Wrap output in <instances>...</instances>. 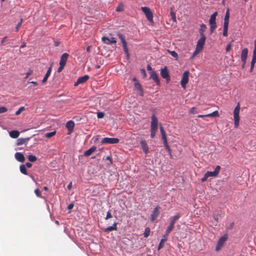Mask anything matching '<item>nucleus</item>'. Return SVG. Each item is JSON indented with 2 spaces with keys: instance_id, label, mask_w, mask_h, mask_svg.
I'll use <instances>...</instances> for the list:
<instances>
[{
  "instance_id": "obj_12",
  "label": "nucleus",
  "mask_w": 256,
  "mask_h": 256,
  "mask_svg": "<svg viewBox=\"0 0 256 256\" xmlns=\"http://www.w3.org/2000/svg\"><path fill=\"white\" fill-rule=\"evenodd\" d=\"M206 40V36H201L200 38L198 40L196 46V48H198V50H202L203 49Z\"/></svg>"
},
{
  "instance_id": "obj_38",
  "label": "nucleus",
  "mask_w": 256,
  "mask_h": 256,
  "mask_svg": "<svg viewBox=\"0 0 256 256\" xmlns=\"http://www.w3.org/2000/svg\"><path fill=\"white\" fill-rule=\"evenodd\" d=\"M168 52L172 55V56L174 58H176V60H178V55L175 51H170L168 50Z\"/></svg>"
},
{
  "instance_id": "obj_11",
  "label": "nucleus",
  "mask_w": 256,
  "mask_h": 256,
  "mask_svg": "<svg viewBox=\"0 0 256 256\" xmlns=\"http://www.w3.org/2000/svg\"><path fill=\"white\" fill-rule=\"evenodd\" d=\"M220 170V166L218 165L216 167L214 171H213V172L208 171L206 172L205 174H206V176H208V178L216 177L219 174Z\"/></svg>"
},
{
  "instance_id": "obj_40",
  "label": "nucleus",
  "mask_w": 256,
  "mask_h": 256,
  "mask_svg": "<svg viewBox=\"0 0 256 256\" xmlns=\"http://www.w3.org/2000/svg\"><path fill=\"white\" fill-rule=\"evenodd\" d=\"M124 10V5L122 4H119L116 8V11L118 12H122Z\"/></svg>"
},
{
  "instance_id": "obj_16",
  "label": "nucleus",
  "mask_w": 256,
  "mask_h": 256,
  "mask_svg": "<svg viewBox=\"0 0 256 256\" xmlns=\"http://www.w3.org/2000/svg\"><path fill=\"white\" fill-rule=\"evenodd\" d=\"M89 79L88 75H84L78 78L76 82L75 83L74 86H77L79 84H82L86 82Z\"/></svg>"
},
{
  "instance_id": "obj_30",
  "label": "nucleus",
  "mask_w": 256,
  "mask_h": 256,
  "mask_svg": "<svg viewBox=\"0 0 256 256\" xmlns=\"http://www.w3.org/2000/svg\"><path fill=\"white\" fill-rule=\"evenodd\" d=\"M229 18H230V11L229 9H228L224 18V24H228L229 23Z\"/></svg>"
},
{
  "instance_id": "obj_56",
  "label": "nucleus",
  "mask_w": 256,
  "mask_h": 256,
  "mask_svg": "<svg viewBox=\"0 0 256 256\" xmlns=\"http://www.w3.org/2000/svg\"><path fill=\"white\" fill-rule=\"evenodd\" d=\"M208 178V176L205 174L204 176L202 178L201 181L202 182H204Z\"/></svg>"
},
{
  "instance_id": "obj_6",
  "label": "nucleus",
  "mask_w": 256,
  "mask_h": 256,
  "mask_svg": "<svg viewBox=\"0 0 256 256\" xmlns=\"http://www.w3.org/2000/svg\"><path fill=\"white\" fill-rule=\"evenodd\" d=\"M142 12L145 14L147 20L151 23L153 22V14L150 8L148 7H142Z\"/></svg>"
},
{
  "instance_id": "obj_63",
  "label": "nucleus",
  "mask_w": 256,
  "mask_h": 256,
  "mask_svg": "<svg viewBox=\"0 0 256 256\" xmlns=\"http://www.w3.org/2000/svg\"><path fill=\"white\" fill-rule=\"evenodd\" d=\"M242 68H244L246 64V60L245 61H242Z\"/></svg>"
},
{
  "instance_id": "obj_42",
  "label": "nucleus",
  "mask_w": 256,
  "mask_h": 256,
  "mask_svg": "<svg viewBox=\"0 0 256 256\" xmlns=\"http://www.w3.org/2000/svg\"><path fill=\"white\" fill-rule=\"evenodd\" d=\"M170 14L172 21L174 22H176V14H175L174 12H173L172 10L170 12Z\"/></svg>"
},
{
  "instance_id": "obj_21",
  "label": "nucleus",
  "mask_w": 256,
  "mask_h": 256,
  "mask_svg": "<svg viewBox=\"0 0 256 256\" xmlns=\"http://www.w3.org/2000/svg\"><path fill=\"white\" fill-rule=\"evenodd\" d=\"M74 126V123L72 120H69L66 124V128H68V130L70 132V133L72 132V130Z\"/></svg>"
},
{
  "instance_id": "obj_28",
  "label": "nucleus",
  "mask_w": 256,
  "mask_h": 256,
  "mask_svg": "<svg viewBox=\"0 0 256 256\" xmlns=\"http://www.w3.org/2000/svg\"><path fill=\"white\" fill-rule=\"evenodd\" d=\"M29 140H30L29 138H18L17 140L16 145L17 146H20V145L24 144V142H28Z\"/></svg>"
},
{
  "instance_id": "obj_34",
  "label": "nucleus",
  "mask_w": 256,
  "mask_h": 256,
  "mask_svg": "<svg viewBox=\"0 0 256 256\" xmlns=\"http://www.w3.org/2000/svg\"><path fill=\"white\" fill-rule=\"evenodd\" d=\"M228 24H224L223 36H228Z\"/></svg>"
},
{
  "instance_id": "obj_37",
  "label": "nucleus",
  "mask_w": 256,
  "mask_h": 256,
  "mask_svg": "<svg viewBox=\"0 0 256 256\" xmlns=\"http://www.w3.org/2000/svg\"><path fill=\"white\" fill-rule=\"evenodd\" d=\"M160 132L162 134V139L166 138V134L164 132V128L162 126H160Z\"/></svg>"
},
{
  "instance_id": "obj_25",
  "label": "nucleus",
  "mask_w": 256,
  "mask_h": 256,
  "mask_svg": "<svg viewBox=\"0 0 256 256\" xmlns=\"http://www.w3.org/2000/svg\"><path fill=\"white\" fill-rule=\"evenodd\" d=\"M10 136L14 138H18L19 136L20 132L16 130H12L9 133Z\"/></svg>"
},
{
  "instance_id": "obj_15",
  "label": "nucleus",
  "mask_w": 256,
  "mask_h": 256,
  "mask_svg": "<svg viewBox=\"0 0 256 256\" xmlns=\"http://www.w3.org/2000/svg\"><path fill=\"white\" fill-rule=\"evenodd\" d=\"M150 78L152 79L158 86L160 85V82L158 74L156 72L152 71L150 72Z\"/></svg>"
},
{
  "instance_id": "obj_32",
  "label": "nucleus",
  "mask_w": 256,
  "mask_h": 256,
  "mask_svg": "<svg viewBox=\"0 0 256 256\" xmlns=\"http://www.w3.org/2000/svg\"><path fill=\"white\" fill-rule=\"evenodd\" d=\"M20 172L26 175L28 174L27 170L24 164H22L20 166Z\"/></svg>"
},
{
  "instance_id": "obj_20",
  "label": "nucleus",
  "mask_w": 256,
  "mask_h": 256,
  "mask_svg": "<svg viewBox=\"0 0 256 256\" xmlns=\"http://www.w3.org/2000/svg\"><path fill=\"white\" fill-rule=\"evenodd\" d=\"M96 149V148L94 146H92L88 150H86L84 152V156H90Z\"/></svg>"
},
{
  "instance_id": "obj_7",
  "label": "nucleus",
  "mask_w": 256,
  "mask_h": 256,
  "mask_svg": "<svg viewBox=\"0 0 256 256\" xmlns=\"http://www.w3.org/2000/svg\"><path fill=\"white\" fill-rule=\"evenodd\" d=\"M189 74L190 72L188 71H185L182 74V77L180 81V84L182 86L184 89H185L186 88V84L188 82L189 80Z\"/></svg>"
},
{
  "instance_id": "obj_10",
  "label": "nucleus",
  "mask_w": 256,
  "mask_h": 256,
  "mask_svg": "<svg viewBox=\"0 0 256 256\" xmlns=\"http://www.w3.org/2000/svg\"><path fill=\"white\" fill-rule=\"evenodd\" d=\"M228 238V236L226 234H224L219 239L216 248V251H218L222 246L224 245V243L226 242Z\"/></svg>"
},
{
  "instance_id": "obj_44",
  "label": "nucleus",
  "mask_w": 256,
  "mask_h": 256,
  "mask_svg": "<svg viewBox=\"0 0 256 256\" xmlns=\"http://www.w3.org/2000/svg\"><path fill=\"white\" fill-rule=\"evenodd\" d=\"M8 109L5 106H1L0 107V114L4 113L7 112Z\"/></svg>"
},
{
  "instance_id": "obj_1",
  "label": "nucleus",
  "mask_w": 256,
  "mask_h": 256,
  "mask_svg": "<svg viewBox=\"0 0 256 256\" xmlns=\"http://www.w3.org/2000/svg\"><path fill=\"white\" fill-rule=\"evenodd\" d=\"M151 118L150 137L154 138L155 137L156 132L158 130V120L155 114H152Z\"/></svg>"
},
{
  "instance_id": "obj_39",
  "label": "nucleus",
  "mask_w": 256,
  "mask_h": 256,
  "mask_svg": "<svg viewBox=\"0 0 256 256\" xmlns=\"http://www.w3.org/2000/svg\"><path fill=\"white\" fill-rule=\"evenodd\" d=\"M28 160L30 162H34L36 160L37 158L36 156L33 155H29L28 156Z\"/></svg>"
},
{
  "instance_id": "obj_14",
  "label": "nucleus",
  "mask_w": 256,
  "mask_h": 256,
  "mask_svg": "<svg viewBox=\"0 0 256 256\" xmlns=\"http://www.w3.org/2000/svg\"><path fill=\"white\" fill-rule=\"evenodd\" d=\"M102 41L107 44H111L116 42V38L114 37H112L110 38L106 36H103L102 38Z\"/></svg>"
},
{
  "instance_id": "obj_9",
  "label": "nucleus",
  "mask_w": 256,
  "mask_h": 256,
  "mask_svg": "<svg viewBox=\"0 0 256 256\" xmlns=\"http://www.w3.org/2000/svg\"><path fill=\"white\" fill-rule=\"evenodd\" d=\"M160 75L162 78L166 80V82L167 83L169 82L170 78L166 66H165L164 68L161 69Z\"/></svg>"
},
{
  "instance_id": "obj_23",
  "label": "nucleus",
  "mask_w": 256,
  "mask_h": 256,
  "mask_svg": "<svg viewBox=\"0 0 256 256\" xmlns=\"http://www.w3.org/2000/svg\"><path fill=\"white\" fill-rule=\"evenodd\" d=\"M256 62V52H253V56L252 58L251 61V66L250 68V72H252L254 69V66L255 63Z\"/></svg>"
},
{
  "instance_id": "obj_46",
  "label": "nucleus",
  "mask_w": 256,
  "mask_h": 256,
  "mask_svg": "<svg viewBox=\"0 0 256 256\" xmlns=\"http://www.w3.org/2000/svg\"><path fill=\"white\" fill-rule=\"evenodd\" d=\"M104 114L103 112H97V116L98 118H104Z\"/></svg>"
},
{
  "instance_id": "obj_29",
  "label": "nucleus",
  "mask_w": 256,
  "mask_h": 256,
  "mask_svg": "<svg viewBox=\"0 0 256 256\" xmlns=\"http://www.w3.org/2000/svg\"><path fill=\"white\" fill-rule=\"evenodd\" d=\"M116 225H117V223L114 222L112 224V226H108V228H106L105 230V231L106 232H111V231H112L114 230H117Z\"/></svg>"
},
{
  "instance_id": "obj_61",
  "label": "nucleus",
  "mask_w": 256,
  "mask_h": 256,
  "mask_svg": "<svg viewBox=\"0 0 256 256\" xmlns=\"http://www.w3.org/2000/svg\"><path fill=\"white\" fill-rule=\"evenodd\" d=\"M72 182H70L67 186V188L68 189V190H70L72 188Z\"/></svg>"
},
{
  "instance_id": "obj_62",
  "label": "nucleus",
  "mask_w": 256,
  "mask_h": 256,
  "mask_svg": "<svg viewBox=\"0 0 256 256\" xmlns=\"http://www.w3.org/2000/svg\"><path fill=\"white\" fill-rule=\"evenodd\" d=\"M214 218L216 221L218 222V216H216L215 214H214L213 216Z\"/></svg>"
},
{
  "instance_id": "obj_52",
  "label": "nucleus",
  "mask_w": 256,
  "mask_h": 256,
  "mask_svg": "<svg viewBox=\"0 0 256 256\" xmlns=\"http://www.w3.org/2000/svg\"><path fill=\"white\" fill-rule=\"evenodd\" d=\"M34 192H35V194H36V195L37 196H38V197H40V196L41 192H40V190L38 188L34 190Z\"/></svg>"
},
{
  "instance_id": "obj_33",
  "label": "nucleus",
  "mask_w": 256,
  "mask_h": 256,
  "mask_svg": "<svg viewBox=\"0 0 256 256\" xmlns=\"http://www.w3.org/2000/svg\"><path fill=\"white\" fill-rule=\"evenodd\" d=\"M180 215L179 214H177L174 216L172 218V220L170 224L174 226L176 222L180 218Z\"/></svg>"
},
{
  "instance_id": "obj_47",
  "label": "nucleus",
  "mask_w": 256,
  "mask_h": 256,
  "mask_svg": "<svg viewBox=\"0 0 256 256\" xmlns=\"http://www.w3.org/2000/svg\"><path fill=\"white\" fill-rule=\"evenodd\" d=\"M234 222H232L231 223H230L226 227V228L228 230H231L232 229L234 226Z\"/></svg>"
},
{
  "instance_id": "obj_22",
  "label": "nucleus",
  "mask_w": 256,
  "mask_h": 256,
  "mask_svg": "<svg viewBox=\"0 0 256 256\" xmlns=\"http://www.w3.org/2000/svg\"><path fill=\"white\" fill-rule=\"evenodd\" d=\"M134 84L136 88L139 91L140 96H144V91L141 84L138 82H134Z\"/></svg>"
},
{
  "instance_id": "obj_55",
  "label": "nucleus",
  "mask_w": 256,
  "mask_h": 256,
  "mask_svg": "<svg viewBox=\"0 0 256 256\" xmlns=\"http://www.w3.org/2000/svg\"><path fill=\"white\" fill-rule=\"evenodd\" d=\"M22 20H21L20 22L16 25V32L18 30L20 27L21 26Z\"/></svg>"
},
{
  "instance_id": "obj_49",
  "label": "nucleus",
  "mask_w": 256,
  "mask_h": 256,
  "mask_svg": "<svg viewBox=\"0 0 256 256\" xmlns=\"http://www.w3.org/2000/svg\"><path fill=\"white\" fill-rule=\"evenodd\" d=\"M166 149L167 150L168 152V154L170 155V158H172V151H171V150H170V146H168V147L166 148Z\"/></svg>"
},
{
  "instance_id": "obj_48",
  "label": "nucleus",
  "mask_w": 256,
  "mask_h": 256,
  "mask_svg": "<svg viewBox=\"0 0 256 256\" xmlns=\"http://www.w3.org/2000/svg\"><path fill=\"white\" fill-rule=\"evenodd\" d=\"M190 112L192 114H196L197 112L196 111V108L195 107H192L190 110Z\"/></svg>"
},
{
  "instance_id": "obj_17",
  "label": "nucleus",
  "mask_w": 256,
  "mask_h": 256,
  "mask_svg": "<svg viewBox=\"0 0 256 256\" xmlns=\"http://www.w3.org/2000/svg\"><path fill=\"white\" fill-rule=\"evenodd\" d=\"M140 144L144 153L147 154L149 152V148L146 142L144 140H141Z\"/></svg>"
},
{
  "instance_id": "obj_58",
  "label": "nucleus",
  "mask_w": 256,
  "mask_h": 256,
  "mask_svg": "<svg viewBox=\"0 0 256 256\" xmlns=\"http://www.w3.org/2000/svg\"><path fill=\"white\" fill-rule=\"evenodd\" d=\"M74 206V204L72 203L68 204V210H72Z\"/></svg>"
},
{
  "instance_id": "obj_19",
  "label": "nucleus",
  "mask_w": 256,
  "mask_h": 256,
  "mask_svg": "<svg viewBox=\"0 0 256 256\" xmlns=\"http://www.w3.org/2000/svg\"><path fill=\"white\" fill-rule=\"evenodd\" d=\"M248 54V50L247 48H244L241 53V60L242 61L246 60Z\"/></svg>"
},
{
  "instance_id": "obj_50",
  "label": "nucleus",
  "mask_w": 256,
  "mask_h": 256,
  "mask_svg": "<svg viewBox=\"0 0 256 256\" xmlns=\"http://www.w3.org/2000/svg\"><path fill=\"white\" fill-rule=\"evenodd\" d=\"M201 50H198V48H196V50H194V52L193 54H192V58H194V56H195L197 54H198Z\"/></svg>"
},
{
  "instance_id": "obj_8",
  "label": "nucleus",
  "mask_w": 256,
  "mask_h": 256,
  "mask_svg": "<svg viewBox=\"0 0 256 256\" xmlns=\"http://www.w3.org/2000/svg\"><path fill=\"white\" fill-rule=\"evenodd\" d=\"M120 140L118 138H104L101 140V144H115L119 142Z\"/></svg>"
},
{
  "instance_id": "obj_3",
  "label": "nucleus",
  "mask_w": 256,
  "mask_h": 256,
  "mask_svg": "<svg viewBox=\"0 0 256 256\" xmlns=\"http://www.w3.org/2000/svg\"><path fill=\"white\" fill-rule=\"evenodd\" d=\"M68 56L69 55L68 53H64L62 55L60 61V66L58 69V72H60L64 69L66 64Z\"/></svg>"
},
{
  "instance_id": "obj_13",
  "label": "nucleus",
  "mask_w": 256,
  "mask_h": 256,
  "mask_svg": "<svg viewBox=\"0 0 256 256\" xmlns=\"http://www.w3.org/2000/svg\"><path fill=\"white\" fill-rule=\"evenodd\" d=\"M160 209V207L158 206H156L154 208L150 216V220L152 222H154L158 217Z\"/></svg>"
},
{
  "instance_id": "obj_27",
  "label": "nucleus",
  "mask_w": 256,
  "mask_h": 256,
  "mask_svg": "<svg viewBox=\"0 0 256 256\" xmlns=\"http://www.w3.org/2000/svg\"><path fill=\"white\" fill-rule=\"evenodd\" d=\"M51 72H52V66H50L48 68V70H47V72L42 80V83H45L47 81L48 78L49 77V76H50V74H51Z\"/></svg>"
},
{
  "instance_id": "obj_41",
  "label": "nucleus",
  "mask_w": 256,
  "mask_h": 256,
  "mask_svg": "<svg viewBox=\"0 0 256 256\" xmlns=\"http://www.w3.org/2000/svg\"><path fill=\"white\" fill-rule=\"evenodd\" d=\"M55 134H56V132L54 131V132L46 133L45 134V136L47 138H50L53 136H54Z\"/></svg>"
},
{
  "instance_id": "obj_54",
  "label": "nucleus",
  "mask_w": 256,
  "mask_h": 256,
  "mask_svg": "<svg viewBox=\"0 0 256 256\" xmlns=\"http://www.w3.org/2000/svg\"><path fill=\"white\" fill-rule=\"evenodd\" d=\"M112 218V215L110 211L106 213V220H108V218Z\"/></svg>"
},
{
  "instance_id": "obj_5",
  "label": "nucleus",
  "mask_w": 256,
  "mask_h": 256,
  "mask_svg": "<svg viewBox=\"0 0 256 256\" xmlns=\"http://www.w3.org/2000/svg\"><path fill=\"white\" fill-rule=\"evenodd\" d=\"M118 36L122 44V46L124 48V53L126 54V58L128 60L130 58V54L128 52V48L127 42L126 41L124 36L121 34H118Z\"/></svg>"
},
{
  "instance_id": "obj_43",
  "label": "nucleus",
  "mask_w": 256,
  "mask_h": 256,
  "mask_svg": "<svg viewBox=\"0 0 256 256\" xmlns=\"http://www.w3.org/2000/svg\"><path fill=\"white\" fill-rule=\"evenodd\" d=\"M24 110V107L22 106L20 107L15 113L16 115L18 116Z\"/></svg>"
},
{
  "instance_id": "obj_2",
  "label": "nucleus",
  "mask_w": 256,
  "mask_h": 256,
  "mask_svg": "<svg viewBox=\"0 0 256 256\" xmlns=\"http://www.w3.org/2000/svg\"><path fill=\"white\" fill-rule=\"evenodd\" d=\"M217 15L218 12H215L210 16V18L209 20V24L210 25V31L211 34L214 32V30H215L217 26L216 22V16Z\"/></svg>"
},
{
  "instance_id": "obj_26",
  "label": "nucleus",
  "mask_w": 256,
  "mask_h": 256,
  "mask_svg": "<svg viewBox=\"0 0 256 256\" xmlns=\"http://www.w3.org/2000/svg\"><path fill=\"white\" fill-rule=\"evenodd\" d=\"M206 26L204 24H202L200 25V28L199 30V33H200V36H205L204 35V32L206 30Z\"/></svg>"
},
{
  "instance_id": "obj_36",
  "label": "nucleus",
  "mask_w": 256,
  "mask_h": 256,
  "mask_svg": "<svg viewBox=\"0 0 256 256\" xmlns=\"http://www.w3.org/2000/svg\"><path fill=\"white\" fill-rule=\"evenodd\" d=\"M174 227V226L170 224L169 226L168 227L167 229L166 230L165 234L166 236H168V234L173 230Z\"/></svg>"
},
{
  "instance_id": "obj_51",
  "label": "nucleus",
  "mask_w": 256,
  "mask_h": 256,
  "mask_svg": "<svg viewBox=\"0 0 256 256\" xmlns=\"http://www.w3.org/2000/svg\"><path fill=\"white\" fill-rule=\"evenodd\" d=\"M162 140L164 141V146L165 148L169 146L168 144L167 138H166L162 139Z\"/></svg>"
},
{
  "instance_id": "obj_60",
  "label": "nucleus",
  "mask_w": 256,
  "mask_h": 256,
  "mask_svg": "<svg viewBox=\"0 0 256 256\" xmlns=\"http://www.w3.org/2000/svg\"><path fill=\"white\" fill-rule=\"evenodd\" d=\"M24 165L26 166H26L29 168L32 166V164L30 162H26Z\"/></svg>"
},
{
  "instance_id": "obj_57",
  "label": "nucleus",
  "mask_w": 256,
  "mask_h": 256,
  "mask_svg": "<svg viewBox=\"0 0 256 256\" xmlns=\"http://www.w3.org/2000/svg\"><path fill=\"white\" fill-rule=\"evenodd\" d=\"M231 48H232L231 44L229 43L228 44L226 48V52H228L230 50V49Z\"/></svg>"
},
{
  "instance_id": "obj_35",
  "label": "nucleus",
  "mask_w": 256,
  "mask_h": 256,
  "mask_svg": "<svg viewBox=\"0 0 256 256\" xmlns=\"http://www.w3.org/2000/svg\"><path fill=\"white\" fill-rule=\"evenodd\" d=\"M150 228H148V227L146 228L144 230V237L146 238H148L150 236Z\"/></svg>"
},
{
  "instance_id": "obj_31",
  "label": "nucleus",
  "mask_w": 256,
  "mask_h": 256,
  "mask_svg": "<svg viewBox=\"0 0 256 256\" xmlns=\"http://www.w3.org/2000/svg\"><path fill=\"white\" fill-rule=\"evenodd\" d=\"M219 113L218 110H215L214 112L206 114V117H214L217 118L219 116Z\"/></svg>"
},
{
  "instance_id": "obj_18",
  "label": "nucleus",
  "mask_w": 256,
  "mask_h": 256,
  "mask_svg": "<svg viewBox=\"0 0 256 256\" xmlns=\"http://www.w3.org/2000/svg\"><path fill=\"white\" fill-rule=\"evenodd\" d=\"M16 159L21 162H24L25 160V158L24 154L21 152H16L14 154Z\"/></svg>"
},
{
  "instance_id": "obj_4",
  "label": "nucleus",
  "mask_w": 256,
  "mask_h": 256,
  "mask_svg": "<svg viewBox=\"0 0 256 256\" xmlns=\"http://www.w3.org/2000/svg\"><path fill=\"white\" fill-rule=\"evenodd\" d=\"M240 106L239 103L235 107L234 110V125L235 128H238L239 125Z\"/></svg>"
},
{
  "instance_id": "obj_53",
  "label": "nucleus",
  "mask_w": 256,
  "mask_h": 256,
  "mask_svg": "<svg viewBox=\"0 0 256 256\" xmlns=\"http://www.w3.org/2000/svg\"><path fill=\"white\" fill-rule=\"evenodd\" d=\"M7 38H8V36H5L4 37L2 38V40L1 42H0L1 45H4V43L6 42V40H7Z\"/></svg>"
},
{
  "instance_id": "obj_24",
  "label": "nucleus",
  "mask_w": 256,
  "mask_h": 256,
  "mask_svg": "<svg viewBox=\"0 0 256 256\" xmlns=\"http://www.w3.org/2000/svg\"><path fill=\"white\" fill-rule=\"evenodd\" d=\"M168 236H166V234H164L162 238L160 240V242L158 244V250H160L164 247V243L167 240Z\"/></svg>"
},
{
  "instance_id": "obj_45",
  "label": "nucleus",
  "mask_w": 256,
  "mask_h": 256,
  "mask_svg": "<svg viewBox=\"0 0 256 256\" xmlns=\"http://www.w3.org/2000/svg\"><path fill=\"white\" fill-rule=\"evenodd\" d=\"M33 72L32 70H29L28 72L26 73V76L24 77V79H26L28 78V76L31 75Z\"/></svg>"
},
{
  "instance_id": "obj_64",
  "label": "nucleus",
  "mask_w": 256,
  "mask_h": 256,
  "mask_svg": "<svg viewBox=\"0 0 256 256\" xmlns=\"http://www.w3.org/2000/svg\"><path fill=\"white\" fill-rule=\"evenodd\" d=\"M254 52H256V40H254Z\"/></svg>"
},
{
  "instance_id": "obj_59",
  "label": "nucleus",
  "mask_w": 256,
  "mask_h": 256,
  "mask_svg": "<svg viewBox=\"0 0 256 256\" xmlns=\"http://www.w3.org/2000/svg\"><path fill=\"white\" fill-rule=\"evenodd\" d=\"M146 68H147V70L150 71V72L153 71L152 69V68L151 67V66L150 64H148Z\"/></svg>"
}]
</instances>
